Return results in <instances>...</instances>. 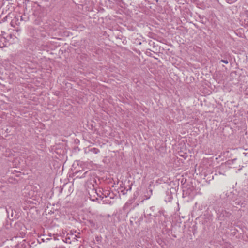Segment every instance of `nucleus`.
Here are the masks:
<instances>
[{"mask_svg": "<svg viewBox=\"0 0 248 248\" xmlns=\"http://www.w3.org/2000/svg\"><path fill=\"white\" fill-rule=\"evenodd\" d=\"M8 44V42L5 37L0 36V47H6Z\"/></svg>", "mask_w": 248, "mask_h": 248, "instance_id": "f257e3e1", "label": "nucleus"}, {"mask_svg": "<svg viewBox=\"0 0 248 248\" xmlns=\"http://www.w3.org/2000/svg\"><path fill=\"white\" fill-rule=\"evenodd\" d=\"M91 151L95 153V154H97L99 152V150L98 149H97V148H93L91 149Z\"/></svg>", "mask_w": 248, "mask_h": 248, "instance_id": "f03ea898", "label": "nucleus"}, {"mask_svg": "<svg viewBox=\"0 0 248 248\" xmlns=\"http://www.w3.org/2000/svg\"><path fill=\"white\" fill-rule=\"evenodd\" d=\"M179 155L181 157H182L183 158L186 159L187 158V155L186 154V153H183V154H181L180 153H179Z\"/></svg>", "mask_w": 248, "mask_h": 248, "instance_id": "7ed1b4c3", "label": "nucleus"}, {"mask_svg": "<svg viewBox=\"0 0 248 248\" xmlns=\"http://www.w3.org/2000/svg\"><path fill=\"white\" fill-rule=\"evenodd\" d=\"M227 0L228 1V3H232L235 2L237 0Z\"/></svg>", "mask_w": 248, "mask_h": 248, "instance_id": "20e7f679", "label": "nucleus"}, {"mask_svg": "<svg viewBox=\"0 0 248 248\" xmlns=\"http://www.w3.org/2000/svg\"><path fill=\"white\" fill-rule=\"evenodd\" d=\"M221 62L225 64L228 63V61L227 60H221Z\"/></svg>", "mask_w": 248, "mask_h": 248, "instance_id": "39448f33", "label": "nucleus"}]
</instances>
